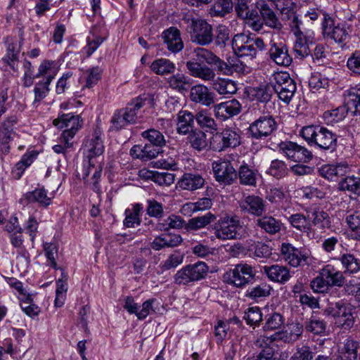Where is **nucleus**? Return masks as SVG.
<instances>
[{"label": "nucleus", "mask_w": 360, "mask_h": 360, "mask_svg": "<svg viewBox=\"0 0 360 360\" xmlns=\"http://www.w3.org/2000/svg\"><path fill=\"white\" fill-rule=\"evenodd\" d=\"M328 314L335 318L336 322L345 328H350L354 324V317L351 309L345 304L336 302L335 306L330 308Z\"/></svg>", "instance_id": "a878e982"}, {"label": "nucleus", "mask_w": 360, "mask_h": 360, "mask_svg": "<svg viewBox=\"0 0 360 360\" xmlns=\"http://www.w3.org/2000/svg\"><path fill=\"white\" fill-rule=\"evenodd\" d=\"M186 224L185 220L180 216L172 214L167 219H161L159 221V229L167 230L169 228L172 229H184V225Z\"/></svg>", "instance_id": "6e6d98bb"}, {"label": "nucleus", "mask_w": 360, "mask_h": 360, "mask_svg": "<svg viewBox=\"0 0 360 360\" xmlns=\"http://www.w3.org/2000/svg\"><path fill=\"white\" fill-rule=\"evenodd\" d=\"M269 55L270 59L280 66L288 67L292 61L288 46L282 42L276 43L271 41Z\"/></svg>", "instance_id": "6ab92c4d"}, {"label": "nucleus", "mask_w": 360, "mask_h": 360, "mask_svg": "<svg viewBox=\"0 0 360 360\" xmlns=\"http://www.w3.org/2000/svg\"><path fill=\"white\" fill-rule=\"evenodd\" d=\"M103 70L99 67H93L86 70V77L84 87L91 88L101 79Z\"/></svg>", "instance_id": "338daca9"}, {"label": "nucleus", "mask_w": 360, "mask_h": 360, "mask_svg": "<svg viewBox=\"0 0 360 360\" xmlns=\"http://www.w3.org/2000/svg\"><path fill=\"white\" fill-rule=\"evenodd\" d=\"M204 183L205 180L200 174L187 173L179 181V186L184 190L195 191L202 187Z\"/></svg>", "instance_id": "4c0bfd02"}, {"label": "nucleus", "mask_w": 360, "mask_h": 360, "mask_svg": "<svg viewBox=\"0 0 360 360\" xmlns=\"http://www.w3.org/2000/svg\"><path fill=\"white\" fill-rule=\"evenodd\" d=\"M240 110L241 105L236 99L222 102L214 106V115L221 120L237 115Z\"/></svg>", "instance_id": "5701e85b"}, {"label": "nucleus", "mask_w": 360, "mask_h": 360, "mask_svg": "<svg viewBox=\"0 0 360 360\" xmlns=\"http://www.w3.org/2000/svg\"><path fill=\"white\" fill-rule=\"evenodd\" d=\"M22 40L16 38L7 37L5 40L6 46V53L3 60L14 71L18 69V55L21 49Z\"/></svg>", "instance_id": "4be33fe9"}, {"label": "nucleus", "mask_w": 360, "mask_h": 360, "mask_svg": "<svg viewBox=\"0 0 360 360\" xmlns=\"http://www.w3.org/2000/svg\"><path fill=\"white\" fill-rule=\"evenodd\" d=\"M345 104L347 112L360 116V86L352 87L345 91Z\"/></svg>", "instance_id": "c85d7f7f"}, {"label": "nucleus", "mask_w": 360, "mask_h": 360, "mask_svg": "<svg viewBox=\"0 0 360 360\" xmlns=\"http://www.w3.org/2000/svg\"><path fill=\"white\" fill-rule=\"evenodd\" d=\"M183 241L179 234L164 233L159 236V249L164 247H175Z\"/></svg>", "instance_id": "4d7b16f0"}, {"label": "nucleus", "mask_w": 360, "mask_h": 360, "mask_svg": "<svg viewBox=\"0 0 360 360\" xmlns=\"http://www.w3.org/2000/svg\"><path fill=\"white\" fill-rule=\"evenodd\" d=\"M83 122L80 115H75L72 112L60 114L58 118L53 121L54 126L59 129H65L61 135V141L65 143L66 148L72 146L70 141L82 127Z\"/></svg>", "instance_id": "20e7f679"}, {"label": "nucleus", "mask_w": 360, "mask_h": 360, "mask_svg": "<svg viewBox=\"0 0 360 360\" xmlns=\"http://www.w3.org/2000/svg\"><path fill=\"white\" fill-rule=\"evenodd\" d=\"M233 8L231 0H217L210 9L212 17H223L231 12Z\"/></svg>", "instance_id": "09e8293b"}, {"label": "nucleus", "mask_w": 360, "mask_h": 360, "mask_svg": "<svg viewBox=\"0 0 360 360\" xmlns=\"http://www.w3.org/2000/svg\"><path fill=\"white\" fill-rule=\"evenodd\" d=\"M184 257L182 253L179 251H175L162 264V270L166 271L176 267L183 262Z\"/></svg>", "instance_id": "774afa93"}, {"label": "nucleus", "mask_w": 360, "mask_h": 360, "mask_svg": "<svg viewBox=\"0 0 360 360\" xmlns=\"http://www.w3.org/2000/svg\"><path fill=\"white\" fill-rule=\"evenodd\" d=\"M190 100L205 107H210L215 102V94L207 86L196 84L190 90Z\"/></svg>", "instance_id": "aec40b11"}, {"label": "nucleus", "mask_w": 360, "mask_h": 360, "mask_svg": "<svg viewBox=\"0 0 360 360\" xmlns=\"http://www.w3.org/2000/svg\"><path fill=\"white\" fill-rule=\"evenodd\" d=\"M192 27L191 38L193 42L200 46H207L212 42V27L207 22L204 20H193Z\"/></svg>", "instance_id": "dca6fc26"}, {"label": "nucleus", "mask_w": 360, "mask_h": 360, "mask_svg": "<svg viewBox=\"0 0 360 360\" xmlns=\"http://www.w3.org/2000/svg\"><path fill=\"white\" fill-rule=\"evenodd\" d=\"M239 129L226 127L220 132L214 134L210 139V148L214 151H224L229 148H236L240 144Z\"/></svg>", "instance_id": "0eeeda50"}, {"label": "nucleus", "mask_w": 360, "mask_h": 360, "mask_svg": "<svg viewBox=\"0 0 360 360\" xmlns=\"http://www.w3.org/2000/svg\"><path fill=\"white\" fill-rule=\"evenodd\" d=\"M103 135L101 129L96 126L92 133L86 137L84 143V150L88 153L87 157L89 165V171L86 174V176L91 172V167H94L92 158L102 155L104 152Z\"/></svg>", "instance_id": "ddd939ff"}, {"label": "nucleus", "mask_w": 360, "mask_h": 360, "mask_svg": "<svg viewBox=\"0 0 360 360\" xmlns=\"http://www.w3.org/2000/svg\"><path fill=\"white\" fill-rule=\"evenodd\" d=\"M67 277L65 278H60L56 281V299L55 306L60 307L64 304L65 293L68 290L67 287Z\"/></svg>", "instance_id": "0e129e2a"}, {"label": "nucleus", "mask_w": 360, "mask_h": 360, "mask_svg": "<svg viewBox=\"0 0 360 360\" xmlns=\"http://www.w3.org/2000/svg\"><path fill=\"white\" fill-rule=\"evenodd\" d=\"M284 323L283 316L278 312L267 314L263 328L265 331L274 330L280 328Z\"/></svg>", "instance_id": "864d4df0"}, {"label": "nucleus", "mask_w": 360, "mask_h": 360, "mask_svg": "<svg viewBox=\"0 0 360 360\" xmlns=\"http://www.w3.org/2000/svg\"><path fill=\"white\" fill-rule=\"evenodd\" d=\"M143 210L141 204L136 203L133 205L131 210L127 209L125 210V219L124 220V225L127 228H133L135 226H139L141 224L140 213Z\"/></svg>", "instance_id": "37998d69"}, {"label": "nucleus", "mask_w": 360, "mask_h": 360, "mask_svg": "<svg viewBox=\"0 0 360 360\" xmlns=\"http://www.w3.org/2000/svg\"><path fill=\"white\" fill-rule=\"evenodd\" d=\"M51 79H42L36 83L34 85L33 91L34 94V99L33 104L39 103L44 98H45L50 91Z\"/></svg>", "instance_id": "603ef678"}, {"label": "nucleus", "mask_w": 360, "mask_h": 360, "mask_svg": "<svg viewBox=\"0 0 360 360\" xmlns=\"http://www.w3.org/2000/svg\"><path fill=\"white\" fill-rule=\"evenodd\" d=\"M322 278L326 281L330 287H340L345 283L343 272L337 270L333 266L327 264L319 272Z\"/></svg>", "instance_id": "7c9ffc66"}, {"label": "nucleus", "mask_w": 360, "mask_h": 360, "mask_svg": "<svg viewBox=\"0 0 360 360\" xmlns=\"http://www.w3.org/2000/svg\"><path fill=\"white\" fill-rule=\"evenodd\" d=\"M278 128V122L272 115H262L252 122L248 130L252 139L260 140L271 136Z\"/></svg>", "instance_id": "9b49d317"}, {"label": "nucleus", "mask_w": 360, "mask_h": 360, "mask_svg": "<svg viewBox=\"0 0 360 360\" xmlns=\"http://www.w3.org/2000/svg\"><path fill=\"white\" fill-rule=\"evenodd\" d=\"M306 331L315 335H326L327 334V323L317 315L312 314L304 322Z\"/></svg>", "instance_id": "c9c22d12"}, {"label": "nucleus", "mask_w": 360, "mask_h": 360, "mask_svg": "<svg viewBox=\"0 0 360 360\" xmlns=\"http://www.w3.org/2000/svg\"><path fill=\"white\" fill-rule=\"evenodd\" d=\"M188 141L198 151H202L207 146V135L201 131H192L188 133Z\"/></svg>", "instance_id": "a18cd8bd"}, {"label": "nucleus", "mask_w": 360, "mask_h": 360, "mask_svg": "<svg viewBox=\"0 0 360 360\" xmlns=\"http://www.w3.org/2000/svg\"><path fill=\"white\" fill-rule=\"evenodd\" d=\"M272 89V86L269 84H260L251 88L249 91V95L252 100L266 103L271 98Z\"/></svg>", "instance_id": "58836bf2"}, {"label": "nucleus", "mask_w": 360, "mask_h": 360, "mask_svg": "<svg viewBox=\"0 0 360 360\" xmlns=\"http://www.w3.org/2000/svg\"><path fill=\"white\" fill-rule=\"evenodd\" d=\"M309 226H314L320 230L330 228L331 221L329 214L321 208H314L307 212Z\"/></svg>", "instance_id": "bb28decb"}, {"label": "nucleus", "mask_w": 360, "mask_h": 360, "mask_svg": "<svg viewBox=\"0 0 360 360\" xmlns=\"http://www.w3.org/2000/svg\"><path fill=\"white\" fill-rule=\"evenodd\" d=\"M169 86L179 91L186 90L191 84V79L183 74L172 75L168 79Z\"/></svg>", "instance_id": "13d9d810"}, {"label": "nucleus", "mask_w": 360, "mask_h": 360, "mask_svg": "<svg viewBox=\"0 0 360 360\" xmlns=\"http://www.w3.org/2000/svg\"><path fill=\"white\" fill-rule=\"evenodd\" d=\"M162 38L167 49L172 53H176L184 47L180 31L176 27H170L165 30Z\"/></svg>", "instance_id": "b1692460"}, {"label": "nucleus", "mask_w": 360, "mask_h": 360, "mask_svg": "<svg viewBox=\"0 0 360 360\" xmlns=\"http://www.w3.org/2000/svg\"><path fill=\"white\" fill-rule=\"evenodd\" d=\"M212 82V88L220 95L233 94L237 91L235 82L231 79L217 77Z\"/></svg>", "instance_id": "79ce46f5"}, {"label": "nucleus", "mask_w": 360, "mask_h": 360, "mask_svg": "<svg viewBox=\"0 0 360 360\" xmlns=\"http://www.w3.org/2000/svg\"><path fill=\"white\" fill-rule=\"evenodd\" d=\"M204 63L215 65L217 71L224 75H232L229 58L227 61H224L211 51L200 47L193 50V57L186 63L189 75L204 82L213 81L216 77L215 72L209 66L203 65Z\"/></svg>", "instance_id": "f257e3e1"}, {"label": "nucleus", "mask_w": 360, "mask_h": 360, "mask_svg": "<svg viewBox=\"0 0 360 360\" xmlns=\"http://www.w3.org/2000/svg\"><path fill=\"white\" fill-rule=\"evenodd\" d=\"M195 120L201 128L217 129V123L207 110H199L195 115Z\"/></svg>", "instance_id": "8fccbe9b"}, {"label": "nucleus", "mask_w": 360, "mask_h": 360, "mask_svg": "<svg viewBox=\"0 0 360 360\" xmlns=\"http://www.w3.org/2000/svg\"><path fill=\"white\" fill-rule=\"evenodd\" d=\"M244 319L247 324L257 326L262 320V314L258 307H249L245 313Z\"/></svg>", "instance_id": "69168bd1"}, {"label": "nucleus", "mask_w": 360, "mask_h": 360, "mask_svg": "<svg viewBox=\"0 0 360 360\" xmlns=\"http://www.w3.org/2000/svg\"><path fill=\"white\" fill-rule=\"evenodd\" d=\"M314 44L315 39L312 34L299 33V38L295 42L294 51L301 58H304L311 53L310 46Z\"/></svg>", "instance_id": "c756f323"}, {"label": "nucleus", "mask_w": 360, "mask_h": 360, "mask_svg": "<svg viewBox=\"0 0 360 360\" xmlns=\"http://www.w3.org/2000/svg\"><path fill=\"white\" fill-rule=\"evenodd\" d=\"M339 188L352 193L360 195V177L349 176L339 183Z\"/></svg>", "instance_id": "3c124183"}, {"label": "nucleus", "mask_w": 360, "mask_h": 360, "mask_svg": "<svg viewBox=\"0 0 360 360\" xmlns=\"http://www.w3.org/2000/svg\"><path fill=\"white\" fill-rule=\"evenodd\" d=\"M146 103L152 106L155 105L153 95L140 96L128 103L125 108L115 110L110 119L109 131H119L128 125L136 123L139 110Z\"/></svg>", "instance_id": "f03ea898"}, {"label": "nucleus", "mask_w": 360, "mask_h": 360, "mask_svg": "<svg viewBox=\"0 0 360 360\" xmlns=\"http://www.w3.org/2000/svg\"><path fill=\"white\" fill-rule=\"evenodd\" d=\"M303 327L304 326L299 322L292 323L288 328L281 334V338L285 342H294L302 335Z\"/></svg>", "instance_id": "49530a36"}, {"label": "nucleus", "mask_w": 360, "mask_h": 360, "mask_svg": "<svg viewBox=\"0 0 360 360\" xmlns=\"http://www.w3.org/2000/svg\"><path fill=\"white\" fill-rule=\"evenodd\" d=\"M280 153L288 159L297 162H309L313 158L312 153L307 148L292 141H281L278 144Z\"/></svg>", "instance_id": "2eb2a0df"}, {"label": "nucleus", "mask_w": 360, "mask_h": 360, "mask_svg": "<svg viewBox=\"0 0 360 360\" xmlns=\"http://www.w3.org/2000/svg\"><path fill=\"white\" fill-rule=\"evenodd\" d=\"M266 173L276 179H281L288 174V167L286 164L280 160H274Z\"/></svg>", "instance_id": "5fc2aeb1"}, {"label": "nucleus", "mask_w": 360, "mask_h": 360, "mask_svg": "<svg viewBox=\"0 0 360 360\" xmlns=\"http://www.w3.org/2000/svg\"><path fill=\"white\" fill-rule=\"evenodd\" d=\"M288 221L293 227L301 231H306L309 229L308 218L302 214L297 213L292 214L289 217Z\"/></svg>", "instance_id": "e2e57ef3"}, {"label": "nucleus", "mask_w": 360, "mask_h": 360, "mask_svg": "<svg viewBox=\"0 0 360 360\" xmlns=\"http://www.w3.org/2000/svg\"><path fill=\"white\" fill-rule=\"evenodd\" d=\"M345 220L349 229L355 233V238L360 240V210L348 212Z\"/></svg>", "instance_id": "680f3d73"}, {"label": "nucleus", "mask_w": 360, "mask_h": 360, "mask_svg": "<svg viewBox=\"0 0 360 360\" xmlns=\"http://www.w3.org/2000/svg\"><path fill=\"white\" fill-rule=\"evenodd\" d=\"M195 115L188 110H180L177 114V131L181 134H187L193 131Z\"/></svg>", "instance_id": "f704fd0d"}, {"label": "nucleus", "mask_w": 360, "mask_h": 360, "mask_svg": "<svg viewBox=\"0 0 360 360\" xmlns=\"http://www.w3.org/2000/svg\"><path fill=\"white\" fill-rule=\"evenodd\" d=\"M209 271V267L204 262H198L184 266L177 271L174 281L179 285H187L204 278Z\"/></svg>", "instance_id": "1a4fd4ad"}, {"label": "nucleus", "mask_w": 360, "mask_h": 360, "mask_svg": "<svg viewBox=\"0 0 360 360\" xmlns=\"http://www.w3.org/2000/svg\"><path fill=\"white\" fill-rule=\"evenodd\" d=\"M338 260L345 274H355L360 271V259L350 252L342 254Z\"/></svg>", "instance_id": "72a5a7b5"}, {"label": "nucleus", "mask_w": 360, "mask_h": 360, "mask_svg": "<svg viewBox=\"0 0 360 360\" xmlns=\"http://www.w3.org/2000/svg\"><path fill=\"white\" fill-rule=\"evenodd\" d=\"M266 201L259 195H248L239 202L240 210L245 213L255 217H262L266 212Z\"/></svg>", "instance_id": "a211bd4d"}, {"label": "nucleus", "mask_w": 360, "mask_h": 360, "mask_svg": "<svg viewBox=\"0 0 360 360\" xmlns=\"http://www.w3.org/2000/svg\"><path fill=\"white\" fill-rule=\"evenodd\" d=\"M272 288L270 285L262 283L247 291V296L251 299L257 300L258 298L267 297L270 295Z\"/></svg>", "instance_id": "bf43d9fd"}, {"label": "nucleus", "mask_w": 360, "mask_h": 360, "mask_svg": "<svg viewBox=\"0 0 360 360\" xmlns=\"http://www.w3.org/2000/svg\"><path fill=\"white\" fill-rule=\"evenodd\" d=\"M272 89L279 99L289 103L296 91L295 81L287 72H278L273 75L271 81Z\"/></svg>", "instance_id": "6e6552de"}, {"label": "nucleus", "mask_w": 360, "mask_h": 360, "mask_svg": "<svg viewBox=\"0 0 360 360\" xmlns=\"http://www.w3.org/2000/svg\"><path fill=\"white\" fill-rule=\"evenodd\" d=\"M263 272L270 281L280 284H285L292 277L290 269L286 266L280 264L264 266Z\"/></svg>", "instance_id": "393cba45"}, {"label": "nucleus", "mask_w": 360, "mask_h": 360, "mask_svg": "<svg viewBox=\"0 0 360 360\" xmlns=\"http://www.w3.org/2000/svg\"><path fill=\"white\" fill-rule=\"evenodd\" d=\"M256 224L265 233L269 235H275L280 232L282 223L273 216L264 215L256 220Z\"/></svg>", "instance_id": "473e14b6"}, {"label": "nucleus", "mask_w": 360, "mask_h": 360, "mask_svg": "<svg viewBox=\"0 0 360 360\" xmlns=\"http://www.w3.org/2000/svg\"><path fill=\"white\" fill-rule=\"evenodd\" d=\"M212 169L218 182L229 185L237 178V172L231 162L226 160H219L212 163Z\"/></svg>", "instance_id": "f3484780"}, {"label": "nucleus", "mask_w": 360, "mask_h": 360, "mask_svg": "<svg viewBox=\"0 0 360 360\" xmlns=\"http://www.w3.org/2000/svg\"><path fill=\"white\" fill-rule=\"evenodd\" d=\"M238 178L242 185L256 186L258 172L251 169L248 165H240L238 169Z\"/></svg>", "instance_id": "ea45409f"}, {"label": "nucleus", "mask_w": 360, "mask_h": 360, "mask_svg": "<svg viewBox=\"0 0 360 360\" xmlns=\"http://www.w3.org/2000/svg\"><path fill=\"white\" fill-rule=\"evenodd\" d=\"M280 252L282 259L293 268L309 264L310 254L304 248H297L289 243H283Z\"/></svg>", "instance_id": "9d476101"}, {"label": "nucleus", "mask_w": 360, "mask_h": 360, "mask_svg": "<svg viewBox=\"0 0 360 360\" xmlns=\"http://www.w3.org/2000/svg\"><path fill=\"white\" fill-rule=\"evenodd\" d=\"M321 30L325 39H332L341 46L346 44L352 32L351 27L347 22H338L335 25L332 17L326 20Z\"/></svg>", "instance_id": "f8f14e48"}, {"label": "nucleus", "mask_w": 360, "mask_h": 360, "mask_svg": "<svg viewBox=\"0 0 360 360\" xmlns=\"http://www.w3.org/2000/svg\"><path fill=\"white\" fill-rule=\"evenodd\" d=\"M231 44L233 52L238 57L251 60L257 57V51L254 47L251 34H237L233 37Z\"/></svg>", "instance_id": "4468645a"}, {"label": "nucleus", "mask_w": 360, "mask_h": 360, "mask_svg": "<svg viewBox=\"0 0 360 360\" xmlns=\"http://www.w3.org/2000/svg\"><path fill=\"white\" fill-rule=\"evenodd\" d=\"M25 198L28 202H37L43 207H47L51 203V198L47 196V193L43 188L27 193Z\"/></svg>", "instance_id": "c03bdc74"}, {"label": "nucleus", "mask_w": 360, "mask_h": 360, "mask_svg": "<svg viewBox=\"0 0 360 360\" xmlns=\"http://www.w3.org/2000/svg\"><path fill=\"white\" fill-rule=\"evenodd\" d=\"M56 63L53 60H45L41 63L38 68L37 73L34 75L37 78L44 77L43 79H51V82L58 73Z\"/></svg>", "instance_id": "a19ab883"}, {"label": "nucleus", "mask_w": 360, "mask_h": 360, "mask_svg": "<svg viewBox=\"0 0 360 360\" xmlns=\"http://www.w3.org/2000/svg\"><path fill=\"white\" fill-rule=\"evenodd\" d=\"M256 7L259 10L266 25L278 30L281 29L282 25L278 18L265 1L258 0L256 3Z\"/></svg>", "instance_id": "cd10ccee"}, {"label": "nucleus", "mask_w": 360, "mask_h": 360, "mask_svg": "<svg viewBox=\"0 0 360 360\" xmlns=\"http://www.w3.org/2000/svg\"><path fill=\"white\" fill-rule=\"evenodd\" d=\"M304 17L309 18L311 21H315L319 18L321 19V29L325 25V22L328 18H330V14L326 13L321 7H310L304 13Z\"/></svg>", "instance_id": "052dcab7"}, {"label": "nucleus", "mask_w": 360, "mask_h": 360, "mask_svg": "<svg viewBox=\"0 0 360 360\" xmlns=\"http://www.w3.org/2000/svg\"><path fill=\"white\" fill-rule=\"evenodd\" d=\"M241 228L238 217L230 215L220 217L212 226L215 238L222 241L237 239Z\"/></svg>", "instance_id": "423d86ee"}, {"label": "nucleus", "mask_w": 360, "mask_h": 360, "mask_svg": "<svg viewBox=\"0 0 360 360\" xmlns=\"http://www.w3.org/2000/svg\"><path fill=\"white\" fill-rule=\"evenodd\" d=\"M255 275L256 271L252 266L247 263H240L226 271L223 279L230 285L242 288L250 283Z\"/></svg>", "instance_id": "39448f33"}, {"label": "nucleus", "mask_w": 360, "mask_h": 360, "mask_svg": "<svg viewBox=\"0 0 360 360\" xmlns=\"http://www.w3.org/2000/svg\"><path fill=\"white\" fill-rule=\"evenodd\" d=\"M215 214L209 212L204 215L193 217L188 220L184 225V229L186 232L196 231L210 225L216 220Z\"/></svg>", "instance_id": "2f4dec72"}, {"label": "nucleus", "mask_w": 360, "mask_h": 360, "mask_svg": "<svg viewBox=\"0 0 360 360\" xmlns=\"http://www.w3.org/2000/svg\"><path fill=\"white\" fill-rule=\"evenodd\" d=\"M174 150L166 145L164 136L159 132V169L174 171L176 164L173 158Z\"/></svg>", "instance_id": "412c9836"}, {"label": "nucleus", "mask_w": 360, "mask_h": 360, "mask_svg": "<svg viewBox=\"0 0 360 360\" xmlns=\"http://www.w3.org/2000/svg\"><path fill=\"white\" fill-rule=\"evenodd\" d=\"M300 134L309 146L321 150L333 151L337 147V135L325 127L305 126L302 128Z\"/></svg>", "instance_id": "7ed1b4c3"}, {"label": "nucleus", "mask_w": 360, "mask_h": 360, "mask_svg": "<svg viewBox=\"0 0 360 360\" xmlns=\"http://www.w3.org/2000/svg\"><path fill=\"white\" fill-rule=\"evenodd\" d=\"M38 153L36 150H30L25 153L12 169L13 176L19 179L24 173L26 168L31 165L33 161L37 158Z\"/></svg>", "instance_id": "e433bc0d"}, {"label": "nucleus", "mask_w": 360, "mask_h": 360, "mask_svg": "<svg viewBox=\"0 0 360 360\" xmlns=\"http://www.w3.org/2000/svg\"><path fill=\"white\" fill-rule=\"evenodd\" d=\"M359 342L352 338H348L343 347L339 351L340 355H343L348 360H356L358 356Z\"/></svg>", "instance_id": "de8ad7c7"}]
</instances>
